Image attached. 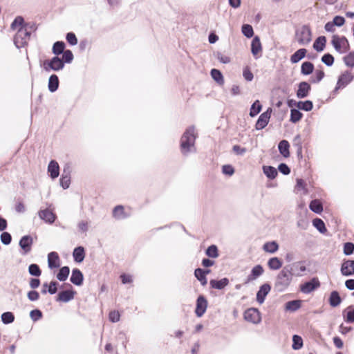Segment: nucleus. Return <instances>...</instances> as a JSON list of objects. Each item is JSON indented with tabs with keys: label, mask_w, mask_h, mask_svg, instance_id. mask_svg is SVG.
Wrapping results in <instances>:
<instances>
[{
	"label": "nucleus",
	"mask_w": 354,
	"mask_h": 354,
	"mask_svg": "<svg viewBox=\"0 0 354 354\" xmlns=\"http://www.w3.org/2000/svg\"><path fill=\"white\" fill-rule=\"evenodd\" d=\"M11 28L17 32L14 38L15 45L17 48L25 46L30 39V32L28 30L27 26L24 25V19L17 17L11 24Z\"/></svg>",
	"instance_id": "obj_1"
},
{
	"label": "nucleus",
	"mask_w": 354,
	"mask_h": 354,
	"mask_svg": "<svg viewBox=\"0 0 354 354\" xmlns=\"http://www.w3.org/2000/svg\"><path fill=\"white\" fill-rule=\"evenodd\" d=\"M310 209L316 213L320 214L323 211V205L322 202L318 199L313 200L309 205Z\"/></svg>",
	"instance_id": "obj_28"
},
{
	"label": "nucleus",
	"mask_w": 354,
	"mask_h": 354,
	"mask_svg": "<svg viewBox=\"0 0 354 354\" xmlns=\"http://www.w3.org/2000/svg\"><path fill=\"white\" fill-rule=\"evenodd\" d=\"M302 118V113L297 109H291L290 111V120L293 122L296 123L299 122Z\"/></svg>",
	"instance_id": "obj_46"
},
{
	"label": "nucleus",
	"mask_w": 354,
	"mask_h": 354,
	"mask_svg": "<svg viewBox=\"0 0 354 354\" xmlns=\"http://www.w3.org/2000/svg\"><path fill=\"white\" fill-rule=\"evenodd\" d=\"M292 280V274L291 271L283 268L277 274L274 283V288L278 292L285 291L290 285Z\"/></svg>",
	"instance_id": "obj_3"
},
{
	"label": "nucleus",
	"mask_w": 354,
	"mask_h": 354,
	"mask_svg": "<svg viewBox=\"0 0 354 354\" xmlns=\"http://www.w3.org/2000/svg\"><path fill=\"white\" fill-rule=\"evenodd\" d=\"M306 270V267L302 262H296L291 266L290 271L292 275L301 277Z\"/></svg>",
	"instance_id": "obj_19"
},
{
	"label": "nucleus",
	"mask_w": 354,
	"mask_h": 354,
	"mask_svg": "<svg viewBox=\"0 0 354 354\" xmlns=\"http://www.w3.org/2000/svg\"><path fill=\"white\" fill-rule=\"evenodd\" d=\"M243 76L246 81L250 82L253 80L254 75L248 67H245L243 71Z\"/></svg>",
	"instance_id": "obj_59"
},
{
	"label": "nucleus",
	"mask_w": 354,
	"mask_h": 354,
	"mask_svg": "<svg viewBox=\"0 0 354 354\" xmlns=\"http://www.w3.org/2000/svg\"><path fill=\"white\" fill-rule=\"evenodd\" d=\"M214 55L216 58L223 64H228L230 62V58L221 52L216 53Z\"/></svg>",
	"instance_id": "obj_53"
},
{
	"label": "nucleus",
	"mask_w": 354,
	"mask_h": 354,
	"mask_svg": "<svg viewBox=\"0 0 354 354\" xmlns=\"http://www.w3.org/2000/svg\"><path fill=\"white\" fill-rule=\"evenodd\" d=\"M244 319L247 322L258 324L261 321V316L260 312L257 308H250L245 311Z\"/></svg>",
	"instance_id": "obj_7"
},
{
	"label": "nucleus",
	"mask_w": 354,
	"mask_h": 354,
	"mask_svg": "<svg viewBox=\"0 0 354 354\" xmlns=\"http://www.w3.org/2000/svg\"><path fill=\"white\" fill-rule=\"evenodd\" d=\"M345 312H346V321L348 322H354V308L348 307Z\"/></svg>",
	"instance_id": "obj_58"
},
{
	"label": "nucleus",
	"mask_w": 354,
	"mask_h": 354,
	"mask_svg": "<svg viewBox=\"0 0 354 354\" xmlns=\"http://www.w3.org/2000/svg\"><path fill=\"white\" fill-rule=\"evenodd\" d=\"M297 106L299 109L309 111L313 109V102L310 100H306L305 102L300 101L297 103Z\"/></svg>",
	"instance_id": "obj_42"
},
{
	"label": "nucleus",
	"mask_w": 354,
	"mask_h": 354,
	"mask_svg": "<svg viewBox=\"0 0 354 354\" xmlns=\"http://www.w3.org/2000/svg\"><path fill=\"white\" fill-rule=\"evenodd\" d=\"M196 135L194 127H189L186 129L181 137L180 150L183 155H188L196 151L195 140Z\"/></svg>",
	"instance_id": "obj_2"
},
{
	"label": "nucleus",
	"mask_w": 354,
	"mask_h": 354,
	"mask_svg": "<svg viewBox=\"0 0 354 354\" xmlns=\"http://www.w3.org/2000/svg\"><path fill=\"white\" fill-rule=\"evenodd\" d=\"M292 348L294 350L300 349L303 346V340L302 338L297 335H293L292 337Z\"/></svg>",
	"instance_id": "obj_47"
},
{
	"label": "nucleus",
	"mask_w": 354,
	"mask_h": 354,
	"mask_svg": "<svg viewBox=\"0 0 354 354\" xmlns=\"http://www.w3.org/2000/svg\"><path fill=\"white\" fill-rule=\"evenodd\" d=\"M272 109L269 108L266 111L261 113L257 120L255 128L257 130H261L265 128L269 122Z\"/></svg>",
	"instance_id": "obj_8"
},
{
	"label": "nucleus",
	"mask_w": 354,
	"mask_h": 354,
	"mask_svg": "<svg viewBox=\"0 0 354 354\" xmlns=\"http://www.w3.org/2000/svg\"><path fill=\"white\" fill-rule=\"evenodd\" d=\"M331 43L335 49L341 54L346 53L350 48L349 43L345 37L335 35L332 37Z\"/></svg>",
	"instance_id": "obj_5"
},
{
	"label": "nucleus",
	"mask_w": 354,
	"mask_h": 354,
	"mask_svg": "<svg viewBox=\"0 0 354 354\" xmlns=\"http://www.w3.org/2000/svg\"><path fill=\"white\" fill-rule=\"evenodd\" d=\"M353 79L351 74L348 72L343 73L338 79L337 86L335 88V91H337L341 88L346 86Z\"/></svg>",
	"instance_id": "obj_17"
},
{
	"label": "nucleus",
	"mask_w": 354,
	"mask_h": 354,
	"mask_svg": "<svg viewBox=\"0 0 354 354\" xmlns=\"http://www.w3.org/2000/svg\"><path fill=\"white\" fill-rule=\"evenodd\" d=\"M345 64L348 67L354 66V52H351L344 57Z\"/></svg>",
	"instance_id": "obj_52"
},
{
	"label": "nucleus",
	"mask_w": 354,
	"mask_h": 354,
	"mask_svg": "<svg viewBox=\"0 0 354 354\" xmlns=\"http://www.w3.org/2000/svg\"><path fill=\"white\" fill-rule=\"evenodd\" d=\"M206 254L211 258H216L218 256L217 247L212 245L207 248Z\"/></svg>",
	"instance_id": "obj_51"
},
{
	"label": "nucleus",
	"mask_w": 354,
	"mask_h": 354,
	"mask_svg": "<svg viewBox=\"0 0 354 354\" xmlns=\"http://www.w3.org/2000/svg\"><path fill=\"white\" fill-rule=\"evenodd\" d=\"M229 283V281L227 278H223L221 280H211L210 281V285L212 288L221 290L225 288Z\"/></svg>",
	"instance_id": "obj_31"
},
{
	"label": "nucleus",
	"mask_w": 354,
	"mask_h": 354,
	"mask_svg": "<svg viewBox=\"0 0 354 354\" xmlns=\"http://www.w3.org/2000/svg\"><path fill=\"white\" fill-rule=\"evenodd\" d=\"M38 215L41 219L49 224L54 223L56 218L55 214L49 209L39 211Z\"/></svg>",
	"instance_id": "obj_14"
},
{
	"label": "nucleus",
	"mask_w": 354,
	"mask_h": 354,
	"mask_svg": "<svg viewBox=\"0 0 354 354\" xmlns=\"http://www.w3.org/2000/svg\"><path fill=\"white\" fill-rule=\"evenodd\" d=\"M75 292L72 290L62 291L58 294L57 301L68 302L74 298Z\"/></svg>",
	"instance_id": "obj_21"
},
{
	"label": "nucleus",
	"mask_w": 354,
	"mask_h": 354,
	"mask_svg": "<svg viewBox=\"0 0 354 354\" xmlns=\"http://www.w3.org/2000/svg\"><path fill=\"white\" fill-rule=\"evenodd\" d=\"M14 319H15V317H14L13 314L10 312L3 313L1 315V320L6 324H10V323L13 322Z\"/></svg>",
	"instance_id": "obj_49"
},
{
	"label": "nucleus",
	"mask_w": 354,
	"mask_h": 354,
	"mask_svg": "<svg viewBox=\"0 0 354 354\" xmlns=\"http://www.w3.org/2000/svg\"><path fill=\"white\" fill-rule=\"evenodd\" d=\"M322 61L326 66H330L333 64L334 57L329 53L325 54L322 57Z\"/></svg>",
	"instance_id": "obj_55"
},
{
	"label": "nucleus",
	"mask_w": 354,
	"mask_h": 354,
	"mask_svg": "<svg viewBox=\"0 0 354 354\" xmlns=\"http://www.w3.org/2000/svg\"><path fill=\"white\" fill-rule=\"evenodd\" d=\"M70 183H71V178L69 176V175L68 174H66V175L63 174L60 179L61 186L64 189H67L70 185Z\"/></svg>",
	"instance_id": "obj_56"
},
{
	"label": "nucleus",
	"mask_w": 354,
	"mask_h": 354,
	"mask_svg": "<svg viewBox=\"0 0 354 354\" xmlns=\"http://www.w3.org/2000/svg\"><path fill=\"white\" fill-rule=\"evenodd\" d=\"M12 240L11 235L8 232H3L1 234V241L5 245L10 243Z\"/></svg>",
	"instance_id": "obj_61"
},
{
	"label": "nucleus",
	"mask_w": 354,
	"mask_h": 354,
	"mask_svg": "<svg viewBox=\"0 0 354 354\" xmlns=\"http://www.w3.org/2000/svg\"><path fill=\"white\" fill-rule=\"evenodd\" d=\"M211 76L217 83L219 84H223V76L220 71L217 69H212L211 71Z\"/></svg>",
	"instance_id": "obj_44"
},
{
	"label": "nucleus",
	"mask_w": 354,
	"mask_h": 354,
	"mask_svg": "<svg viewBox=\"0 0 354 354\" xmlns=\"http://www.w3.org/2000/svg\"><path fill=\"white\" fill-rule=\"evenodd\" d=\"M314 70L313 64L310 62H305L301 64V73L304 75H310Z\"/></svg>",
	"instance_id": "obj_37"
},
{
	"label": "nucleus",
	"mask_w": 354,
	"mask_h": 354,
	"mask_svg": "<svg viewBox=\"0 0 354 354\" xmlns=\"http://www.w3.org/2000/svg\"><path fill=\"white\" fill-rule=\"evenodd\" d=\"M296 40L300 45H308L312 40V33L309 27L304 26L296 32Z\"/></svg>",
	"instance_id": "obj_4"
},
{
	"label": "nucleus",
	"mask_w": 354,
	"mask_h": 354,
	"mask_svg": "<svg viewBox=\"0 0 354 354\" xmlns=\"http://www.w3.org/2000/svg\"><path fill=\"white\" fill-rule=\"evenodd\" d=\"M109 317L111 322H118L120 320V315L118 311L113 310L110 312Z\"/></svg>",
	"instance_id": "obj_64"
},
{
	"label": "nucleus",
	"mask_w": 354,
	"mask_h": 354,
	"mask_svg": "<svg viewBox=\"0 0 354 354\" xmlns=\"http://www.w3.org/2000/svg\"><path fill=\"white\" fill-rule=\"evenodd\" d=\"M341 298L337 291H333L331 292L329 298V303L331 306L336 307L339 306L341 303Z\"/></svg>",
	"instance_id": "obj_36"
},
{
	"label": "nucleus",
	"mask_w": 354,
	"mask_h": 354,
	"mask_svg": "<svg viewBox=\"0 0 354 354\" xmlns=\"http://www.w3.org/2000/svg\"><path fill=\"white\" fill-rule=\"evenodd\" d=\"M319 280L317 278H313L310 281L301 284L300 286V290L304 294H308L319 287Z\"/></svg>",
	"instance_id": "obj_9"
},
{
	"label": "nucleus",
	"mask_w": 354,
	"mask_h": 354,
	"mask_svg": "<svg viewBox=\"0 0 354 354\" xmlns=\"http://www.w3.org/2000/svg\"><path fill=\"white\" fill-rule=\"evenodd\" d=\"M326 39L324 36L319 37L313 44V48L317 52L324 50L326 45Z\"/></svg>",
	"instance_id": "obj_29"
},
{
	"label": "nucleus",
	"mask_w": 354,
	"mask_h": 354,
	"mask_svg": "<svg viewBox=\"0 0 354 354\" xmlns=\"http://www.w3.org/2000/svg\"><path fill=\"white\" fill-rule=\"evenodd\" d=\"M261 50V44L258 37H255L251 44V51L253 55H257Z\"/></svg>",
	"instance_id": "obj_34"
},
{
	"label": "nucleus",
	"mask_w": 354,
	"mask_h": 354,
	"mask_svg": "<svg viewBox=\"0 0 354 354\" xmlns=\"http://www.w3.org/2000/svg\"><path fill=\"white\" fill-rule=\"evenodd\" d=\"M301 307L300 300H293L286 304L285 309L288 311H296Z\"/></svg>",
	"instance_id": "obj_35"
},
{
	"label": "nucleus",
	"mask_w": 354,
	"mask_h": 354,
	"mask_svg": "<svg viewBox=\"0 0 354 354\" xmlns=\"http://www.w3.org/2000/svg\"><path fill=\"white\" fill-rule=\"evenodd\" d=\"M66 40L71 45H76L77 44V39L75 35L73 32H68L66 35Z\"/></svg>",
	"instance_id": "obj_63"
},
{
	"label": "nucleus",
	"mask_w": 354,
	"mask_h": 354,
	"mask_svg": "<svg viewBox=\"0 0 354 354\" xmlns=\"http://www.w3.org/2000/svg\"><path fill=\"white\" fill-rule=\"evenodd\" d=\"M341 273L343 276L348 277L354 274V261L345 260L341 266Z\"/></svg>",
	"instance_id": "obj_11"
},
{
	"label": "nucleus",
	"mask_w": 354,
	"mask_h": 354,
	"mask_svg": "<svg viewBox=\"0 0 354 354\" xmlns=\"http://www.w3.org/2000/svg\"><path fill=\"white\" fill-rule=\"evenodd\" d=\"M64 64L62 59L57 56L53 57L50 60H46L44 62V68L45 71H49L50 70L58 71L64 68Z\"/></svg>",
	"instance_id": "obj_6"
},
{
	"label": "nucleus",
	"mask_w": 354,
	"mask_h": 354,
	"mask_svg": "<svg viewBox=\"0 0 354 354\" xmlns=\"http://www.w3.org/2000/svg\"><path fill=\"white\" fill-rule=\"evenodd\" d=\"M289 148V142L286 140H283L279 143V151L280 153L285 158H288L290 156Z\"/></svg>",
	"instance_id": "obj_24"
},
{
	"label": "nucleus",
	"mask_w": 354,
	"mask_h": 354,
	"mask_svg": "<svg viewBox=\"0 0 354 354\" xmlns=\"http://www.w3.org/2000/svg\"><path fill=\"white\" fill-rule=\"evenodd\" d=\"M262 106L259 100H256L251 106L250 115L251 117L256 116L261 111Z\"/></svg>",
	"instance_id": "obj_41"
},
{
	"label": "nucleus",
	"mask_w": 354,
	"mask_h": 354,
	"mask_svg": "<svg viewBox=\"0 0 354 354\" xmlns=\"http://www.w3.org/2000/svg\"><path fill=\"white\" fill-rule=\"evenodd\" d=\"M30 317L33 321H37L42 317V313L39 310H32L30 313Z\"/></svg>",
	"instance_id": "obj_60"
},
{
	"label": "nucleus",
	"mask_w": 354,
	"mask_h": 354,
	"mask_svg": "<svg viewBox=\"0 0 354 354\" xmlns=\"http://www.w3.org/2000/svg\"><path fill=\"white\" fill-rule=\"evenodd\" d=\"M28 272L30 274L35 276V277H39L41 274V271L39 268V267L37 264H31L28 267Z\"/></svg>",
	"instance_id": "obj_50"
},
{
	"label": "nucleus",
	"mask_w": 354,
	"mask_h": 354,
	"mask_svg": "<svg viewBox=\"0 0 354 354\" xmlns=\"http://www.w3.org/2000/svg\"><path fill=\"white\" fill-rule=\"evenodd\" d=\"M48 265L50 269L60 266V259L56 252H51L48 254Z\"/></svg>",
	"instance_id": "obj_16"
},
{
	"label": "nucleus",
	"mask_w": 354,
	"mask_h": 354,
	"mask_svg": "<svg viewBox=\"0 0 354 354\" xmlns=\"http://www.w3.org/2000/svg\"><path fill=\"white\" fill-rule=\"evenodd\" d=\"M65 44L63 41H57L53 46V53L55 55H59L64 51Z\"/></svg>",
	"instance_id": "obj_45"
},
{
	"label": "nucleus",
	"mask_w": 354,
	"mask_h": 354,
	"mask_svg": "<svg viewBox=\"0 0 354 354\" xmlns=\"http://www.w3.org/2000/svg\"><path fill=\"white\" fill-rule=\"evenodd\" d=\"M207 308V301L204 296L200 295L196 301V315L197 317H202Z\"/></svg>",
	"instance_id": "obj_10"
},
{
	"label": "nucleus",
	"mask_w": 354,
	"mask_h": 354,
	"mask_svg": "<svg viewBox=\"0 0 354 354\" xmlns=\"http://www.w3.org/2000/svg\"><path fill=\"white\" fill-rule=\"evenodd\" d=\"M113 216L118 220L125 218L127 214L124 212V209L122 205L116 206L113 210Z\"/></svg>",
	"instance_id": "obj_32"
},
{
	"label": "nucleus",
	"mask_w": 354,
	"mask_h": 354,
	"mask_svg": "<svg viewBox=\"0 0 354 354\" xmlns=\"http://www.w3.org/2000/svg\"><path fill=\"white\" fill-rule=\"evenodd\" d=\"M263 249L266 252L274 254L279 250V244L275 241L266 242L263 245Z\"/></svg>",
	"instance_id": "obj_26"
},
{
	"label": "nucleus",
	"mask_w": 354,
	"mask_h": 354,
	"mask_svg": "<svg viewBox=\"0 0 354 354\" xmlns=\"http://www.w3.org/2000/svg\"><path fill=\"white\" fill-rule=\"evenodd\" d=\"M83 279L84 277L82 272L77 268L73 269L70 279L71 281L76 286H81L83 283Z\"/></svg>",
	"instance_id": "obj_20"
},
{
	"label": "nucleus",
	"mask_w": 354,
	"mask_h": 354,
	"mask_svg": "<svg viewBox=\"0 0 354 354\" xmlns=\"http://www.w3.org/2000/svg\"><path fill=\"white\" fill-rule=\"evenodd\" d=\"M310 85L306 82H302L299 84V88L297 92V97L298 98H304L308 95L310 91Z\"/></svg>",
	"instance_id": "obj_18"
},
{
	"label": "nucleus",
	"mask_w": 354,
	"mask_h": 354,
	"mask_svg": "<svg viewBox=\"0 0 354 354\" xmlns=\"http://www.w3.org/2000/svg\"><path fill=\"white\" fill-rule=\"evenodd\" d=\"M313 225L320 233L324 234L327 230L324 221L320 218L313 219Z\"/></svg>",
	"instance_id": "obj_38"
},
{
	"label": "nucleus",
	"mask_w": 354,
	"mask_h": 354,
	"mask_svg": "<svg viewBox=\"0 0 354 354\" xmlns=\"http://www.w3.org/2000/svg\"><path fill=\"white\" fill-rule=\"evenodd\" d=\"M73 59V55L70 50H66L63 52L62 59L64 63H71Z\"/></svg>",
	"instance_id": "obj_54"
},
{
	"label": "nucleus",
	"mask_w": 354,
	"mask_h": 354,
	"mask_svg": "<svg viewBox=\"0 0 354 354\" xmlns=\"http://www.w3.org/2000/svg\"><path fill=\"white\" fill-rule=\"evenodd\" d=\"M73 257L75 261L77 263L82 262L85 257V251L84 248L82 246L75 248L73 252Z\"/></svg>",
	"instance_id": "obj_23"
},
{
	"label": "nucleus",
	"mask_w": 354,
	"mask_h": 354,
	"mask_svg": "<svg viewBox=\"0 0 354 354\" xmlns=\"http://www.w3.org/2000/svg\"><path fill=\"white\" fill-rule=\"evenodd\" d=\"M307 50L305 48H300L293 53L290 57V62L296 64L301 60L306 54Z\"/></svg>",
	"instance_id": "obj_25"
},
{
	"label": "nucleus",
	"mask_w": 354,
	"mask_h": 354,
	"mask_svg": "<svg viewBox=\"0 0 354 354\" xmlns=\"http://www.w3.org/2000/svg\"><path fill=\"white\" fill-rule=\"evenodd\" d=\"M283 262L278 257H272L268 261V266L270 270H277L281 268Z\"/></svg>",
	"instance_id": "obj_27"
},
{
	"label": "nucleus",
	"mask_w": 354,
	"mask_h": 354,
	"mask_svg": "<svg viewBox=\"0 0 354 354\" xmlns=\"http://www.w3.org/2000/svg\"><path fill=\"white\" fill-rule=\"evenodd\" d=\"M242 33L248 38H250L254 35V31L252 26L249 24H244L242 26Z\"/></svg>",
	"instance_id": "obj_48"
},
{
	"label": "nucleus",
	"mask_w": 354,
	"mask_h": 354,
	"mask_svg": "<svg viewBox=\"0 0 354 354\" xmlns=\"http://www.w3.org/2000/svg\"><path fill=\"white\" fill-rule=\"evenodd\" d=\"M48 172L50 174V177L55 179L59 176V167L55 160H51L48 166Z\"/></svg>",
	"instance_id": "obj_22"
},
{
	"label": "nucleus",
	"mask_w": 354,
	"mask_h": 354,
	"mask_svg": "<svg viewBox=\"0 0 354 354\" xmlns=\"http://www.w3.org/2000/svg\"><path fill=\"white\" fill-rule=\"evenodd\" d=\"M264 270L261 265L255 266L251 270L250 274L247 277L245 283L252 282L263 274Z\"/></svg>",
	"instance_id": "obj_13"
},
{
	"label": "nucleus",
	"mask_w": 354,
	"mask_h": 354,
	"mask_svg": "<svg viewBox=\"0 0 354 354\" xmlns=\"http://www.w3.org/2000/svg\"><path fill=\"white\" fill-rule=\"evenodd\" d=\"M263 171L264 174L270 179H274L277 176V169L272 166H263Z\"/></svg>",
	"instance_id": "obj_33"
},
{
	"label": "nucleus",
	"mask_w": 354,
	"mask_h": 354,
	"mask_svg": "<svg viewBox=\"0 0 354 354\" xmlns=\"http://www.w3.org/2000/svg\"><path fill=\"white\" fill-rule=\"evenodd\" d=\"M32 238L30 236H24L19 241V246L23 250V254H26L31 250Z\"/></svg>",
	"instance_id": "obj_15"
},
{
	"label": "nucleus",
	"mask_w": 354,
	"mask_h": 354,
	"mask_svg": "<svg viewBox=\"0 0 354 354\" xmlns=\"http://www.w3.org/2000/svg\"><path fill=\"white\" fill-rule=\"evenodd\" d=\"M271 286L268 283H264L260 286L257 293V301L259 304H262L266 296L270 292Z\"/></svg>",
	"instance_id": "obj_12"
},
{
	"label": "nucleus",
	"mask_w": 354,
	"mask_h": 354,
	"mask_svg": "<svg viewBox=\"0 0 354 354\" xmlns=\"http://www.w3.org/2000/svg\"><path fill=\"white\" fill-rule=\"evenodd\" d=\"M194 275L196 279L201 282L202 286H205L207 283V280L206 277L205 276V273L203 272V270L201 268H197L194 271Z\"/></svg>",
	"instance_id": "obj_39"
},
{
	"label": "nucleus",
	"mask_w": 354,
	"mask_h": 354,
	"mask_svg": "<svg viewBox=\"0 0 354 354\" xmlns=\"http://www.w3.org/2000/svg\"><path fill=\"white\" fill-rule=\"evenodd\" d=\"M354 251V244L353 243H346L344 245V253L346 255L351 254Z\"/></svg>",
	"instance_id": "obj_57"
},
{
	"label": "nucleus",
	"mask_w": 354,
	"mask_h": 354,
	"mask_svg": "<svg viewBox=\"0 0 354 354\" xmlns=\"http://www.w3.org/2000/svg\"><path fill=\"white\" fill-rule=\"evenodd\" d=\"M222 171L224 174L227 176H232L234 173V169L233 167L230 165H223L222 167Z\"/></svg>",
	"instance_id": "obj_62"
},
{
	"label": "nucleus",
	"mask_w": 354,
	"mask_h": 354,
	"mask_svg": "<svg viewBox=\"0 0 354 354\" xmlns=\"http://www.w3.org/2000/svg\"><path fill=\"white\" fill-rule=\"evenodd\" d=\"M295 191L297 193H300L301 194H306L308 193L305 183L302 179L297 180Z\"/></svg>",
	"instance_id": "obj_43"
},
{
	"label": "nucleus",
	"mask_w": 354,
	"mask_h": 354,
	"mask_svg": "<svg viewBox=\"0 0 354 354\" xmlns=\"http://www.w3.org/2000/svg\"><path fill=\"white\" fill-rule=\"evenodd\" d=\"M48 89L50 92H55L59 86V80L56 75H52L48 80Z\"/></svg>",
	"instance_id": "obj_30"
},
{
	"label": "nucleus",
	"mask_w": 354,
	"mask_h": 354,
	"mask_svg": "<svg viewBox=\"0 0 354 354\" xmlns=\"http://www.w3.org/2000/svg\"><path fill=\"white\" fill-rule=\"evenodd\" d=\"M69 272H70V269L68 266L62 267L59 270L58 274H57V279L61 281H66L68 277Z\"/></svg>",
	"instance_id": "obj_40"
}]
</instances>
